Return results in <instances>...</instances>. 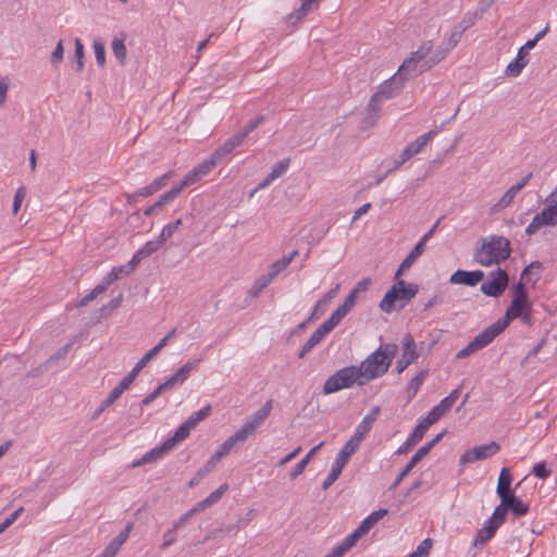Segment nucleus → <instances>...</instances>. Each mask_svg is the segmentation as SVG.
Wrapping results in <instances>:
<instances>
[{"mask_svg": "<svg viewBox=\"0 0 557 557\" xmlns=\"http://www.w3.org/2000/svg\"><path fill=\"white\" fill-rule=\"evenodd\" d=\"M211 407L208 405L196 413L191 414L184 423L190 429H195L197 424L209 416Z\"/></svg>", "mask_w": 557, "mask_h": 557, "instance_id": "obj_37", "label": "nucleus"}, {"mask_svg": "<svg viewBox=\"0 0 557 557\" xmlns=\"http://www.w3.org/2000/svg\"><path fill=\"white\" fill-rule=\"evenodd\" d=\"M329 333V329L323 323L319 325V327L311 334L309 339L302 346V349L299 352V358H304L305 355L308 354L314 346H317Z\"/></svg>", "mask_w": 557, "mask_h": 557, "instance_id": "obj_21", "label": "nucleus"}, {"mask_svg": "<svg viewBox=\"0 0 557 557\" xmlns=\"http://www.w3.org/2000/svg\"><path fill=\"white\" fill-rule=\"evenodd\" d=\"M342 469L337 468L336 466L332 465L331 471L329 472L326 479L324 480L322 484L323 490H327L341 475Z\"/></svg>", "mask_w": 557, "mask_h": 557, "instance_id": "obj_56", "label": "nucleus"}, {"mask_svg": "<svg viewBox=\"0 0 557 557\" xmlns=\"http://www.w3.org/2000/svg\"><path fill=\"white\" fill-rule=\"evenodd\" d=\"M446 431H443L438 433L432 441L428 442L423 446H421L414 455L410 458L409 462L406 465V467L401 470V472L398 474L396 481L394 482L393 486H397L403 479L413 469V467L423 458L425 457L430 450L437 444L442 437L444 436Z\"/></svg>", "mask_w": 557, "mask_h": 557, "instance_id": "obj_13", "label": "nucleus"}, {"mask_svg": "<svg viewBox=\"0 0 557 557\" xmlns=\"http://www.w3.org/2000/svg\"><path fill=\"white\" fill-rule=\"evenodd\" d=\"M419 292L417 284H406L399 280L385 294L380 302V308L384 312H391L395 309L396 304L400 302L399 308L408 304Z\"/></svg>", "mask_w": 557, "mask_h": 557, "instance_id": "obj_5", "label": "nucleus"}, {"mask_svg": "<svg viewBox=\"0 0 557 557\" xmlns=\"http://www.w3.org/2000/svg\"><path fill=\"white\" fill-rule=\"evenodd\" d=\"M495 337L496 335L494 332L490 329V326H487L482 332H480L465 348L458 351L456 357L458 359L467 358L476 350L486 347L494 341Z\"/></svg>", "mask_w": 557, "mask_h": 557, "instance_id": "obj_14", "label": "nucleus"}, {"mask_svg": "<svg viewBox=\"0 0 557 557\" xmlns=\"http://www.w3.org/2000/svg\"><path fill=\"white\" fill-rule=\"evenodd\" d=\"M211 407L208 405L196 413L191 414L184 423L190 429H195L197 424L209 416Z\"/></svg>", "mask_w": 557, "mask_h": 557, "instance_id": "obj_36", "label": "nucleus"}, {"mask_svg": "<svg viewBox=\"0 0 557 557\" xmlns=\"http://www.w3.org/2000/svg\"><path fill=\"white\" fill-rule=\"evenodd\" d=\"M288 267L287 262L282 257L281 259L274 261L267 273L269 278L274 280L281 272H283Z\"/></svg>", "mask_w": 557, "mask_h": 557, "instance_id": "obj_49", "label": "nucleus"}, {"mask_svg": "<svg viewBox=\"0 0 557 557\" xmlns=\"http://www.w3.org/2000/svg\"><path fill=\"white\" fill-rule=\"evenodd\" d=\"M355 383L358 385H364L362 382V375L360 369L356 366L345 367L336 371L331 375L324 383L323 393L333 394L343 388H349Z\"/></svg>", "mask_w": 557, "mask_h": 557, "instance_id": "obj_6", "label": "nucleus"}, {"mask_svg": "<svg viewBox=\"0 0 557 557\" xmlns=\"http://www.w3.org/2000/svg\"><path fill=\"white\" fill-rule=\"evenodd\" d=\"M443 417V414L440 412V409L436 408V407H433L426 414V417L422 420V422L426 425V426H431L432 424H434L436 421H438L441 418Z\"/></svg>", "mask_w": 557, "mask_h": 557, "instance_id": "obj_62", "label": "nucleus"}, {"mask_svg": "<svg viewBox=\"0 0 557 557\" xmlns=\"http://www.w3.org/2000/svg\"><path fill=\"white\" fill-rule=\"evenodd\" d=\"M234 150L233 146L228 140H226L222 146H220L214 152L215 159H219L220 161L225 158L227 154H230Z\"/></svg>", "mask_w": 557, "mask_h": 557, "instance_id": "obj_64", "label": "nucleus"}, {"mask_svg": "<svg viewBox=\"0 0 557 557\" xmlns=\"http://www.w3.org/2000/svg\"><path fill=\"white\" fill-rule=\"evenodd\" d=\"M272 400L265 401V404L257 410L247 422L256 430H258L265 421V419L270 416L272 410Z\"/></svg>", "mask_w": 557, "mask_h": 557, "instance_id": "obj_23", "label": "nucleus"}, {"mask_svg": "<svg viewBox=\"0 0 557 557\" xmlns=\"http://www.w3.org/2000/svg\"><path fill=\"white\" fill-rule=\"evenodd\" d=\"M289 161H290L289 159H284L282 161L276 162L273 165L271 172L269 173L270 180H275V178L282 176L287 171V169L289 166Z\"/></svg>", "mask_w": 557, "mask_h": 557, "instance_id": "obj_47", "label": "nucleus"}, {"mask_svg": "<svg viewBox=\"0 0 557 557\" xmlns=\"http://www.w3.org/2000/svg\"><path fill=\"white\" fill-rule=\"evenodd\" d=\"M200 178H201V176L198 174V172H197L195 169H193L190 172H188V173L183 177V180L181 181V183H180L177 186H175V188H180V193H181L184 188H186V187H188V186H190V185L195 184V183H196V182H198Z\"/></svg>", "mask_w": 557, "mask_h": 557, "instance_id": "obj_46", "label": "nucleus"}, {"mask_svg": "<svg viewBox=\"0 0 557 557\" xmlns=\"http://www.w3.org/2000/svg\"><path fill=\"white\" fill-rule=\"evenodd\" d=\"M24 511L23 507H18L14 512H12L3 522L0 523V534L3 533L9 527H11L21 513Z\"/></svg>", "mask_w": 557, "mask_h": 557, "instance_id": "obj_57", "label": "nucleus"}, {"mask_svg": "<svg viewBox=\"0 0 557 557\" xmlns=\"http://www.w3.org/2000/svg\"><path fill=\"white\" fill-rule=\"evenodd\" d=\"M512 481V475L508 468H503L498 478L496 492L500 497V500H505V498L511 495L510 485Z\"/></svg>", "mask_w": 557, "mask_h": 557, "instance_id": "obj_22", "label": "nucleus"}, {"mask_svg": "<svg viewBox=\"0 0 557 557\" xmlns=\"http://www.w3.org/2000/svg\"><path fill=\"white\" fill-rule=\"evenodd\" d=\"M484 277V273L482 271H463L457 270L450 276V283L475 286L479 282H481Z\"/></svg>", "mask_w": 557, "mask_h": 557, "instance_id": "obj_16", "label": "nucleus"}, {"mask_svg": "<svg viewBox=\"0 0 557 557\" xmlns=\"http://www.w3.org/2000/svg\"><path fill=\"white\" fill-rule=\"evenodd\" d=\"M532 473L536 478L545 480L550 475V470L547 469L545 462H537L533 466Z\"/></svg>", "mask_w": 557, "mask_h": 557, "instance_id": "obj_60", "label": "nucleus"}, {"mask_svg": "<svg viewBox=\"0 0 557 557\" xmlns=\"http://www.w3.org/2000/svg\"><path fill=\"white\" fill-rule=\"evenodd\" d=\"M387 515V509H379L369 515L351 533L357 540L366 535L381 519Z\"/></svg>", "mask_w": 557, "mask_h": 557, "instance_id": "obj_17", "label": "nucleus"}, {"mask_svg": "<svg viewBox=\"0 0 557 557\" xmlns=\"http://www.w3.org/2000/svg\"><path fill=\"white\" fill-rule=\"evenodd\" d=\"M173 174H174V172L171 170V171H168L166 173H164L163 175H161L160 177L153 180L150 183L153 190L157 193L158 190L163 188L168 184L169 180L173 176Z\"/></svg>", "mask_w": 557, "mask_h": 557, "instance_id": "obj_55", "label": "nucleus"}, {"mask_svg": "<svg viewBox=\"0 0 557 557\" xmlns=\"http://www.w3.org/2000/svg\"><path fill=\"white\" fill-rule=\"evenodd\" d=\"M74 60L76 61L77 72H82L84 67V45L82 44L81 39H75V52H74Z\"/></svg>", "mask_w": 557, "mask_h": 557, "instance_id": "obj_50", "label": "nucleus"}, {"mask_svg": "<svg viewBox=\"0 0 557 557\" xmlns=\"http://www.w3.org/2000/svg\"><path fill=\"white\" fill-rule=\"evenodd\" d=\"M433 542L431 539L423 540L414 552L410 554L411 557H428L430 555V552L432 549Z\"/></svg>", "mask_w": 557, "mask_h": 557, "instance_id": "obj_43", "label": "nucleus"}, {"mask_svg": "<svg viewBox=\"0 0 557 557\" xmlns=\"http://www.w3.org/2000/svg\"><path fill=\"white\" fill-rule=\"evenodd\" d=\"M381 100L373 94L369 100L367 112L370 117H377L381 111Z\"/></svg>", "mask_w": 557, "mask_h": 557, "instance_id": "obj_51", "label": "nucleus"}, {"mask_svg": "<svg viewBox=\"0 0 557 557\" xmlns=\"http://www.w3.org/2000/svg\"><path fill=\"white\" fill-rule=\"evenodd\" d=\"M507 513V508L505 505L500 504L497 506L492 515V517L487 520V523H490L492 527H494L496 530L505 522Z\"/></svg>", "mask_w": 557, "mask_h": 557, "instance_id": "obj_35", "label": "nucleus"}, {"mask_svg": "<svg viewBox=\"0 0 557 557\" xmlns=\"http://www.w3.org/2000/svg\"><path fill=\"white\" fill-rule=\"evenodd\" d=\"M273 280L269 278L268 274L259 276L252 284L250 294L257 297Z\"/></svg>", "mask_w": 557, "mask_h": 557, "instance_id": "obj_41", "label": "nucleus"}, {"mask_svg": "<svg viewBox=\"0 0 557 557\" xmlns=\"http://www.w3.org/2000/svg\"><path fill=\"white\" fill-rule=\"evenodd\" d=\"M530 49L531 48H527L525 45L519 49L516 59L509 62L505 70V73L508 77H517L518 75H520V73L529 62L525 55L528 53V50Z\"/></svg>", "mask_w": 557, "mask_h": 557, "instance_id": "obj_18", "label": "nucleus"}, {"mask_svg": "<svg viewBox=\"0 0 557 557\" xmlns=\"http://www.w3.org/2000/svg\"><path fill=\"white\" fill-rule=\"evenodd\" d=\"M219 162L220 160L215 159L214 154L212 153L209 159H206L194 169L202 177L207 175Z\"/></svg>", "mask_w": 557, "mask_h": 557, "instance_id": "obj_39", "label": "nucleus"}, {"mask_svg": "<svg viewBox=\"0 0 557 557\" xmlns=\"http://www.w3.org/2000/svg\"><path fill=\"white\" fill-rule=\"evenodd\" d=\"M428 375V370L420 371L417 375H414L411 381L409 382L406 394L408 400H411L418 393L420 386L422 385L424 379Z\"/></svg>", "mask_w": 557, "mask_h": 557, "instance_id": "obj_31", "label": "nucleus"}, {"mask_svg": "<svg viewBox=\"0 0 557 557\" xmlns=\"http://www.w3.org/2000/svg\"><path fill=\"white\" fill-rule=\"evenodd\" d=\"M324 442H320L317 446L311 448L305 458H302L293 469L289 476L292 480L297 479L306 469L311 458L317 454V451L323 446Z\"/></svg>", "mask_w": 557, "mask_h": 557, "instance_id": "obj_25", "label": "nucleus"}, {"mask_svg": "<svg viewBox=\"0 0 557 557\" xmlns=\"http://www.w3.org/2000/svg\"><path fill=\"white\" fill-rule=\"evenodd\" d=\"M408 81L405 76L399 75L397 71L392 77L384 81L377 88L374 95L381 100H387L396 97L404 88L405 82Z\"/></svg>", "mask_w": 557, "mask_h": 557, "instance_id": "obj_10", "label": "nucleus"}, {"mask_svg": "<svg viewBox=\"0 0 557 557\" xmlns=\"http://www.w3.org/2000/svg\"><path fill=\"white\" fill-rule=\"evenodd\" d=\"M496 531L494 527L486 522V524L479 530L473 541V546L482 548L495 535Z\"/></svg>", "mask_w": 557, "mask_h": 557, "instance_id": "obj_28", "label": "nucleus"}, {"mask_svg": "<svg viewBox=\"0 0 557 557\" xmlns=\"http://www.w3.org/2000/svg\"><path fill=\"white\" fill-rule=\"evenodd\" d=\"M319 0H302L300 8L289 15V20L300 21L305 17L317 4Z\"/></svg>", "mask_w": 557, "mask_h": 557, "instance_id": "obj_34", "label": "nucleus"}, {"mask_svg": "<svg viewBox=\"0 0 557 557\" xmlns=\"http://www.w3.org/2000/svg\"><path fill=\"white\" fill-rule=\"evenodd\" d=\"M398 351L396 344L387 343L381 345L374 352L369 355L358 367L366 384L376 377L384 375Z\"/></svg>", "mask_w": 557, "mask_h": 557, "instance_id": "obj_3", "label": "nucleus"}, {"mask_svg": "<svg viewBox=\"0 0 557 557\" xmlns=\"http://www.w3.org/2000/svg\"><path fill=\"white\" fill-rule=\"evenodd\" d=\"M433 40H424L419 47L406 58L398 67L399 75L410 79L413 76L421 75L437 65L447 55V50H435L433 54Z\"/></svg>", "mask_w": 557, "mask_h": 557, "instance_id": "obj_1", "label": "nucleus"}, {"mask_svg": "<svg viewBox=\"0 0 557 557\" xmlns=\"http://www.w3.org/2000/svg\"><path fill=\"white\" fill-rule=\"evenodd\" d=\"M264 121L263 116H258L253 120H250L240 131V134H245V138L248 136L249 133L255 131L262 122Z\"/></svg>", "mask_w": 557, "mask_h": 557, "instance_id": "obj_63", "label": "nucleus"}, {"mask_svg": "<svg viewBox=\"0 0 557 557\" xmlns=\"http://www.w3.org/2000/svg\"><path fill=\"white\" fill-rule=\"evenodd\" d=\"M502 504L517 516H524L529 511V506L513 494L507 496L505 500H502Z\"/></svg>", "mask_w": 557, "mask_h": 557, "instance_id": "obj_24", "label": "nucleus"}, {"mask_svg": "<svg viewBox=\"0 0 557 557\" xmlns=\"http://www.w3.org/2000/svg\"><path fill=\"white\" fill-rule=\"evenodd\" d=\"M557 225V206L547 205L540 213L535 214L525 228L528 235L535 234L543 226Z\"/></svg>", "mask_w": 557, "mask_h": 557, "instance_id": "obj_8", "label": "nucleus"}, {"mask_svg": "<svg viewBox=\"0 0 557 557\" xmlns=\"http://www.w3.org/2000/svg\"><path fill=\"white\" fill-rule=\"evenodd\" d=\"M228 490V485L226 483L222 484L218 490L212 492L208 497L205 498L208 506H212L213 504L218 503L222 496L226 493Z\"/></svg>", "mask_w": 557, "mask_h": 557, "instance_id": "obj_52", "label": "nucleus"}, {"mask_svg": "<svg viewBox=\"0 0 557 557\" xmlns=\"http://www.w3.org/2000/svg\"><path fill=\"white\" fill-rule=\"evenodd\" d=\"M419 357L413 336L407 333L403 338V354L396 362V372H404Z\"/></svg>", "mask_w": 557, "mask_h": 557, "instance_id": "obj_12", "label": "nucleus"}, {"mask_svg": "<svg viewBox=\"0 0 557 557\" xmlns=\"http://www.w3.org/2000/svg\"><path fill=\"white\" fill-rule=\"evenodd\" d=\"M236 443H238V441L235 438L234 435H232L222 443L216 453L223 458L224 456L231 453Z\"/></svg>", "mask_w": 557, "mask_h": 557, "instance_id": "obj_54", "label": "nucleus"}, {"mask_svg": "<svg viewBox=\"0 0 557 557\" xmlns=\"http://www.w3.org/2000/svg\"><path fill=\"white\" fill-rule=\"evenodd\" d=\"M462 35H463V33L455 26L451 34L446 39L445 47H438L436 50H447V53H448L451 49H454L458 45Z\"/></svg>", "mask_w": 557, "mask_h": 557, "instance_id": "obj_40", "label": "nucleus"}, {"mask_svg": "<svg viewBox=\"0 0 557 557\" xmlns=\"http://www.w3.org/2000/svg\"><path fill=\"white\" fill-rule=\"evenodd\" d=\"M162 243L159 239L147 242L138 251L144 258L151 256L157 252L161 247Z\"/></svg>", "mask_w": 557, "mask_h": 557, "instance_id": "obj_45", "label": "nucleus"}, {"mask_svg": "<svg viewBox=\"0 0 557 557\" xmlns=\"http://www.w3.org/2000/svg\"><path fill=\"white\" fill-rule=\"evenodd\" d=\"M94 51H95V57H96V61H97L98 65L101 67L104 66L106 50H104L103 44H101L99 41H95L94 42Z\"/></svg>", "mask_w": 557, "mask_h": 557, "instance_id": "obj_59", "label": "nucleus"}, {"mask_svg": "<svg viewBox=\"0 0 557 557\" xmlns=\"http://www.w3.org/2000/svg\"><path fill=\"white\" fill-rule=\"evenodd\" d=\"M510 242L504 236H490L482 239V245L474 252V260L483 265L499 264L510 257Z\"/></svg>", "mask_w": 557, "mask_h": 557, "instance_id": "obj_4", "label": "nucleus"}, {"mask_svg": "<svg viewBox=\"0 0 557 557\" xmlns=\"http://www.w3.org/2000/svg\"><path fill=\"white\" fill-rule=\"evenodd\" d=\"M172 450L171 448H166L165 442L160 446L151 449L150 451L146 453L138 461L133 463V467H139L145 463L152 462L159 458H161L164 454Z\"/></svg>", "mask_w": 557, "mask_h": 557, "instance_id": "obj_26", "label": "nucleus"}, {"mask_svg": "<svg viewBox=\"0 0 557 557\" xmlns=\"http://www.w3.org/2000/svg\"><path fill=\"white\" fill-rule=\"evenodd\" d=\"M513 319H521L525 323L531 321V304L525 287L521 282L513 286L512 300L504 317L488 326L498 336Z\"/></svg>", "mask_w": 557, "mask_h": 557, "instance_id": "obj_2", "label": "nucleus"}, {"mask_svg": "<svg viewBox=\"0 0 557 557\" xmlns=\"http://www.w3.org/2000/svg\"><path fill=\"white\" fill-rule=\"evenodd\" d=\"M429 430L422 421L414 428L411 435L408 437V445H417L424 436L425 432Z\"/></svg>", "mask_w": 557, "mask_h": 557, "instance_id": "obj_42", "label": "nucleus"}, {"mask_svg": "<svg viewBox=\"0 0 557 557\" xmlns=\"http://www.w3.org/2000/svg\"><path fill=\"white\" fill-rule=\"evenodd\" d=\"M190 431L191 430L185 423L181 424L173 436L165 441L166 448L173 449L175 445L188 437Z\"/></svg>", "mask_w": 557, "mask_h": 557, "instance_id": "obj_32", "label": "nucleus"}, {"mask_svg": "<svg viewBox=\"0 0 557 557\" xmlns=\"http://www.w3.org/2000/svg\"><path fill=\"white\" fill-rule=\"evenodd\" d=\"M532 177V173L523 176L519 182L509 187L506 193L498 199L494 205L495 211H500L511 205L517 194L529 183Z\"/></svg>", "mask_w": 557, "mask_h": 557, "instance_id": "obj_15", "label": "nucleus"}, {"mask_svg": "<svg viewBox=\"0 0 557 557\" xmlns=\"http://www.w3.org/2000/svg\"><path fill=\"white\" fill-rule=\"evenodd\" d=\"M460 391H461V387L459 386V387L455 388L454 391H451L448 396L443 398L441 400L442 407H446V408L450 409L454 406V404L457 401V399L460 395Z\"/></svg>", "mask_w": 557, "mask_h": 557, "instance_id": "obj_61", "label": "nucleus"}, {"mask_svg": "<svg viewBox=\"0 0 557 557\" xmlns=\"http://www.w3.org/2000/svg\"><path fill=\"white\" fill-rule=\"evenodd\" d=\"M423 253L422 245L417 244L410 253L403 260L397 272L396 277H398L404 271L408 270L413 262Z\"/></svg>", "mask_w": 557, "mask_h": 557, "instance_id": "obj_30", "label": "nucleus"}, {"mask_svg": "<svg viewBox=\"0 0 557 557\" xmlns=\"http://www.w3.org/2000/svg\"><path fill=\"white\" fill-rule=\"evenodd\" d=\"M361 444V441L358 440L357 437L355 436H351L345 444L344 446L342 447V451L343 453H346V455H348L349 457H351V455L358 449V447L360 446Z\"/></svg>", "mask_w": 557, "mask_h": 557, "instance_id": "obj_58", "label": "nucleus"}, {"mask_svg": "<svg viewBox=\"0 0 557 557\" xmlns=\"http://www.w3.org/2000/svg\"><path fill=\"white\" fill-rule=\"evenodd\" d=\"M499 445L496 442L475 446L466 450L460 457V465H467L478 460H484L494 456L499 450Z\"/></svg>", "mask_w": 557, "mask_h": 557, "instance_id": "obj_11", "label": "nucleus"}, {"mask_svg": "<svg viewBox=\"0 0 557 557\" xmlns=\"http://www.w3.org/2000/svg\"><path fill=\"white\" fill-rule=\"evenodd\" d=\"M257 432L247 421L233 434L235 438L244 443L249 436Z\"/></svg>", "mask_w": 557, "mask_h": 557, "instance_id": "obj_44", "label": "nucleus"}, {"mask_svg": "<svg viewBox=\"0 0 557 557\" xmlns=\"http://www.w3.org/2000/svg\"><path fill=\"white\" fill-rule=\"evenodd\" d=\"M357 541L358 540L354 537L352 534H349L324 557H343L345 553L356 545Z\"/></svg>", "mask_w": 557, "mask_h": 557, "instance_id": "obj_27", "label": "nucleus"}, {"mask_svg": "<svg viewBox=\"0 0 557 557\" xmlns=\"http://www.w3.org/2000/svg\"><path fill=\"white\" fill-rule=\"evenodd\" d=\"M180 195V188L172 187L170 190L164 193L159 197V199L154 202V207L160 208L172 200H174Z\"/></svg>", "mask_w": 557, "mask_h": 557, "instance_id": "obj_48", "label": "nucleus"}, {"mask_svg": "<svg viewBox=\"0 0 557 557\" xmlns=\"http://www.w3.org/2000/svg\"><path fill=\"white\" fill-rule=\"evenodd\" d=\"M508 285L506 271L497 269L490 274V280L481 285V292L490 297H498Z\"/></svg>", "mask_w": 557, "mask_h": 557, "instance_id": "obj_9", "label": "nucleus"}, {"mask_svg": "<svg viewBox=\"0 0 557 557\" xmlns=\"http://www.w3.org/2000/svg\"><path fill=\"white\" fill-rule=\"evenodd\" d=\"M437 134L435 129L429 131L428 133L419 136L414 141L408 144L403 151L400 152L398 159L394 161V166L389 169V172L395 171L399 166H401L405 162L410 160L412 157L417 156L423 148L429 144V141Z\"/></svg>", "mask_w": 557, "mask_h": 557, "instance_id": "obj_7", "label": "nucleus"}, {"mask_svg": "<svg viewBox=\"0 0 557 557\" xmlns=\"http://www.w3.org/2000/svg\"><path fill=\"white\" fill-rule=\"evenodd\" d=\"M198 361H188L182 368H180L172 376H170L164 385L169 388L176 383H183L187 380L189 373L196 368Z\"/></svg>", "mask_w": 557, "mask_h": 557, "instance_id": "obj_20", "label": "nucleus"}, {"mask_svg": "<svg viewBox=\"0 0 557 557\" xmlns=\"http://www.w3.org/2000/svg\"><path fill=\"white\" fill-rule=\"evenodd\" d=\"M127 270L128 269H126L124 265L112 268V270L104 276L107 284L112 285L114 282L128 276L129 273Z\"/></svg>", "mask_w": 557, "mask_h": 557, "instance_id": "obj_38", "label": "nucleus"}, {"mask_svg": "<svg viewBox=\"0 0 557 557\" xmlns=\"http://www.w3.org/2000/svg\"><path fill=\"white\" fill-rule=\"evenodd\" d=\"M153 357L146 352L135 364L133 370L122 379L123 382H126V384L129 386L135 377L138 375V373L147 366V363L152 359Z\"/></svg>", "mask_w": 557, "mask_h": 557, "instance_id": "obj_33", "label": "nucleus"}, {"mask_svg": "<svg viewBox=\"0 0 557 557\" xmlns=\"http://www.w3.org/2000/svg\"><path fill=\"white\" fill-rule=\"evenodd\" d=\"M112 51L119 60H121L122 62L124 61L127 51H126L124 41L122 39H117V38L113 39Z\"/></svg>", "mask_w": 557, "mask_h": 557, "instance_id": "obj_53", "label": "nucleus"}, {"mask_svg": "<svg viewBox=\"0 0 557 557\" xmlns=\"http://www.w3.org/2000/svg\"><path fill=\"white\" fill-rule=\"evenodd\" d=\"M129 386L126 384V382L121 381L109 394V396L101 403L99 407V412H102L104 409L110 407L114 404L115 400H117L121 395L128 388Z\"/></svg>", "mask_w": 557, "mask_h": 557, "instance_id": "obj_29", "label": "nucleus"}, {"mask_svg": "<svg viewBox=\"0 0 557 557\" xmlns=\"http://www.w3.org/2000/svg\"><path fill=\"white\" fill-rule=\"evenodd\" d=\"M380 411L381 409L379 406L373 407L371 411L367 416H364L361 422L358 424L352 436L357 437L362 442L364 436L371 431L374 421L377 419L380 414Z\"/></svg>", "mask_w": 557, "mask_h": 557, "instance_id": "obj_19", "label": "nucleus"}]
</instances>
